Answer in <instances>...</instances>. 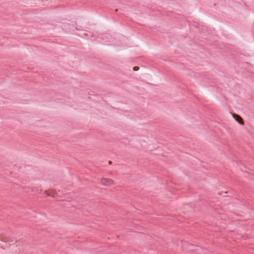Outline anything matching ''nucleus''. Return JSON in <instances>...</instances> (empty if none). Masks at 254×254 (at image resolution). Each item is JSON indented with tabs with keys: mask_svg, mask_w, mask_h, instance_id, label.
I'll use <instances>...</instances> for the list:
<instances>
[{
	"mask_svg": "<svg viewBox=\"0 0 254 254\" xmlns=\"http://www.w3.org/2000/svg\"><path fill=\"white\" fill-rule=\"evenodd\" d=\"M100 183L105 186H110L114 184V181L111 179L103 178L100 180Z\"/></svg>",
	"mask_w": 254,
	"mask_h": 254,
	"instance_id": "obj_1",
	"label": "nucleus"
},
{
	"mask_svg": "<svg viewBox=\"0 0 254 254\" xmlns=\"http://www.w3.org/2000/svg\"><path fill=\"white\" fill-rule=\"evenodd\" d=\"M15 246L16 247H20V246H21V242H20V241H16L15 243Z\"/></svg>",
	"mask_w": 254,
	"mask_h": 254,
	"instance_id": "obj_3",
	"label": "nucleus"
},
{
	"mask_svg": "<svg viewBox=\"0 0 254 254\" xmlns=\"http://www.w3.org/2000/svg\"><path fill=\"white\" fill-rule=\"evenodd\" d=\"M138 68H138V67H134L133 68V69H134V70H137L138 69Z\"/></svg>",
	"mask_w": 254,
	"mask_h": 254,
	"instance_id": "obj_4",
	"label": "nucleus"
},
{
	"mask_svg": "<svg viewBox=\"0 0 254 254\" xmlns=\"http://www.w3.org/2000/svg\"><path fill=\"white\" fill-rule=\"evenodd\" d=\"M232 116L233 118L235 119V120L238 122L240 124L242 125H244V123L243 121L242 118L238 115L233 114H232Z\"/></svg>",
	"mask_w": 254,
	"mask_h": 254,
	"instance_id": "obj_2",
	"label": "nucleus"
}]
</instances>
